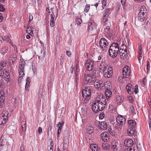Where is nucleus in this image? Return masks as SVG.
<instances>
[{
	"instance_id": "nucleus-1",
	"label": "nucleus",
	"mask_w": 151,
	"mask_h": 151,
	"mask_svg": "<svg viewBox=\"0 0 151 151\" xmlns=\"http://www.w3.org/2000/svg\"><path fill=\"white\" fill-rule=\"evenodd\" d=\"M119 46L117 43H113L110 47L109 52L112 58H115L119 52Z\"/></svg>"
},
{
	"instance_id": "nucleus-2",
	"label": "nucleus",
	"mask_w": 151,
	"mask_h": 151,
	"mask_svg": "<svg viewBox=\"0 0 151 151\" xmlns=\"http://www.w3.org/2000/svg\"><path fill=\"white\" fill-rule=\"evenodd\" d=\"M91 90L90 87H85L82 91V96L85 103L88 102V100L91 97Z\"/></svg>"
},
{
	"instance_id": "nucleus-3",
	"label": "nucleus",
	"mask_w": 151,
	"mask_h": 151,
	"mask_svg": "<svg viewBox=\"0 0 151 151\" xmlns=\"http://www.w3.org/2000/svg\"><path fill=\"white\" fill-rule=\"evenodd\" d=\"M147 9L144 6H142L140 9V12L138 15V19L140 22H143L147 16Z\"/></svg>"
},
{
	"instance_id": "nucleus-4",
	"label": "nucleus",
	"mask_w": 151,
	"mask_h": 151,
	"mask_svg": "<svg viewBox=\"0 0 151 151\" xmlns=\"http://www.w3.org/2000/svg\"><path fill=\"white\" fill-rule=\"evenodd\" d=\"M116 127L119 130H120L122 128V126L125 124L126 119L122 116L120 115L116 117Z\"/></svg>"
},
{
	"instance_id": "nucleus-5",
	"label": "nucleus",
	"mask_w": 151,
	"mask_h": 151,
	"mask_svg": "<svg viewBox=\"0 0 151 151\" xmlns=\"http://www.w3.org/2000/svg\"><path fill=\"white\" fill-rule=\"evenodd\" d=\"M25 64V63L24 60L23 59H20L19 67V78L22 79L23 78V76H24V69Z\"/></svg>"
},
{
	"instance_id": "nucleus-6",
	"label": "nucleus",
	"mask_w": 151,
	"mask_h": 151,
	"mask_svg": "<svg viewBox=\"0 0 151 151\" xmlns=\"http://www.w3.org/2000/svg\"><path fill=\"white\" fill-rule=\"evenodd\" d=\"M100 47L103 51H106L108 49V43L104 38H101L99 41Z\"/></svg>"
},
{
	"instance_id": "nucleus-7",
	"label": "nucleus",
	"mask_w": 151,
	"mask_h": 151,
	"mask_svg": "<svg viewBox=\"0 0 151 151\" xmlns=\"http://www.w3.org/2000/svg\"><path fill=\"white\" fill-rule=\"evenodd\" d=\"M107 68L106 69L103 71L104 77L106 78L111 77L113 74L112 68L110 66H107Z\"/></svg>"
},
{
	"instance_id": "nucleus-8",
	"label": "nucleus",
	"mask_w": 151,
	"mask_h": 151,
	"mask_svg": "<svg viewBox=\"0 0 151 151\" xmlns=\"http://www.w3.org/2000/svg\"><path fill=\"white\" fill-rule=\"evenodd\" d=\"M6 111H4L1 115H0V124H5L7 122V115L8 113H6Z\"/></svg>"
},
{
	"instance_id": "nucleus-9",
	"label": "nucleus",
	"mask_w": 151,
	"mask_h": 151,
	"mask_svg": "<svg viewBox=\"0 0 151 151\" xmlns=\"http://www.w3.org/2000/svg\"><path fill=\"white\" fill-rule=\"evenodd\" d=\"M123 77L125 78H128L130 75V68L129 66H125L122 70Z\"/></svg>"
},
{
	"instance_id": "nucleus-10",
	"label": "nucleus",
	"mask_w": 151,
	"mask_h": 151,
	"mask_svg": "<svg viewBox=\"0 0 151 151\" xmlns=\"http://www.w3.org/2000/svg\"><path fill=\"white\" fill-rule=\"evenodd\" d=\"M93 62L90 59L87 60L85 64V67L86 70L91 71L93 70Z\"/></svg>"
},
{
	"instance_id": "nucleus-11",
	"label": "nucleus",
	"mask_w": 151,
	"mask_h": 151,
	"mask_svg": "<svg viewBox=\"0 0 151 151\" xmlns=\"http://www.w3.org/2000/svg\"><path fill=\"white\" fill-rule=\"evenodd\" d=\"M5 94L4 91H2L0 92V107L1 108L4 105V101L5 99Z\"/></svg>"
},
{
	"instance_id": "nucleus-12",
	"label": "nucleus",
	"mask_w": 151,
	"mask_h": 151,
	"mask_svg": "<svg viewBox=\"0 0 151 151\" xmlns=\"http://www.w3.org/2000/svg\"><path fill=\"white\" fill-rule=\"evenodd\" d=\"M94 85L95 87L97 88L101 89L104 86L103 81L101 80L95 81L94 82Z\"/></svg>"
},
{
	"instance_id": "nucleus-13",
	"label": "nucleus",
	"mask_w": 151,
	"mask_h": 151,
	"mask_svg": "<svg viewBox=\"0 0 151 151\" xmlns=\"http://www.w3.org/2000/svg\"><path fill=\"white\" fill-rule=\"evenodd\" d=\"M119 145L118 142L115 141H113L111 142V148L113 151H117L119 149Z\"/></svg>"
},
{
	"instance_id": "nucleus-14",
	"label": "nucleus",
	"mask_w": 151,
	"mask_h": 151,
	"mask_svg": "<svg viewBox=\"0 0 151 151\" xmlns=\"http://www.w3.org/2000/svg\"><path fill=\"white\" fill-rule=\"evenodd\" d=\"M84 80L88 83H93L94 82L93 77L90 76V75H84Z\"/></svg>"
},
{
	"instance_id": "nucleus-15",
	"label": "nucleus",
	"mask_w": 151,
	"mask_h": 151,
	"mask_svg": "<svg viewBox=\"0 0 151 151\" xmlns=\"http://www.w3.org/2000/svg\"><path fill=\"white\" fill-rule=\"evenodd\" d=\"M95 27V23L92 20H90L88 24V30L89 32L92 30Z\"/></svg>"
},
{
	"instance_id": "nucleus-16",
	"label": "nucleus",
	"mask_w": 151,
	"mask_h": 151,
	"mask_svg": "<svg viewBox=\"0 0 151 151\" xmlns=\"http://www.w3.org/2000/svg\"><path fill=\"white\" fill-rule=\"evenodd\" d=\"M97 104V106H99V111H101L104 109L106 106V101L105 100V101L100 102Z\"/></svg>"
},
{
	"instance_id": "nucleus-17",
	"label": "nucleus",
	"mask_w": 151,
	"mask_h": 151,
	"mask_svg": "<svg viewBox=\"0 0 151 151\" xmlns=\"http://www.w3.org/2000/svg\"><path fill=\"white\" fill-rule=\"evenodd\" d=\"M109 134L106 132H103L101 134V136L102 139L105 142H106L109 139Z\"/></svg>"
},
{
	"instance_id": "nucleus-18",
	"label": "nucleus",
	"mask_w": 151,
	"mask_h": 151,
	"mask_svg": "<svg viewBox=\"0 0 151 151\" xmlns=\"http://www.w3.org/2000/svg\"><path fill=\"white\" fill-rule=\"evenodd\" d=\"M126 88L129 94H131L133 93L134 90L133 86L131 84H128L126 86Z\"/></svg>"
},
{
	"instance_id": "nucleus-19",
	"label": "nucleus",
	"mask_w": 151,
	"mask_h": 151,
	"mask_svg": "<svg viewBox=\"0 0 151 151\" xmlns=\"http://www.w3.org/2000/svg\"><path fill=\"white\" fill-rule=\"evenodd\" d=\"M124 145L127 147H130L133 144V140L131 139H127L124 141Z\"/></svg>"
},
{
	"instance_id": "nucleus-20",
	"label": "nucleus",
	"mask_w": 151,
	"mask_h": 151,
	"mask_svg": "<svg viewBox=\"0 0 151 151\" xmlns=\"http://www.w3.org/2000/svg\"><path fill=\"white\" fill-rule=\"evenodd\" d=\"M17 56L15 54H13L9 58V63L10 65H12L17 59Z\"/></svg>"
},
{
	"instance_id": "nucleus-21",
	"label": "nucleus",
	"mask_w": 151,
	"mask_h": 151,
	"mask_svg": "<svg viewBox=\"0 0 151 151\" xmlns=\"http://www.w3.org/2000/svg\"><path fill=\"white\" fill-rule=\"evenodd\" d=\"M107 126V125L106 122L105 121H104L101 122V124L99 125V128L101 129L104 130L106 129Z\"/></svg>"
},
{
	"instance_id": "nucleus-22",
	"label": "nucleus",
	"mask_w": 151,
	"mask_h": 151,
	"mask_svg": "<svg viewBox=\"0 0 151 151\" xmlns=\"http://www.w3.org/2000/svg\"><path fill=\"white\" fill-rule=\"evenodd\" d=\"M127 132L129 136L134 135L135 134V129L134 127H132L129 129L127 131Z\"/></svg>"
},
{
	"instance_id": "nucleus-23",
	"label": "nucleus",
	"mask_w": 151,
	"mask_h": 151,
	"mask_svg": "<svg viewBox=\"0 0 151 151\" xmlns=\"http://www.w3.org/2000/svg\"><path fill=\"white\" fill-rule=\"evenodd\" d=\"M128 123L129 127V128H134L136 126V123L135 121L132 120H130L128 121Z\"/></svg>"
},
{
	"instance_id": "nucleus-24",
	"label": "nucleus",
	"mask_w": 151,
	"mask_h": 151,
	"mask_svg": "<svg viewBox=\"0 0 151 151\" xmlns=\"http://www.w3.org/2000/svg\"><path fill=\"white\" fill-rule=\"evenodd\" d=\"M34 30H35V28H33L31 27H29L27 29V32L31 36H32L33 35V32Z\"/></svg>"
},
{
	"instance_id": "nucleus-25",
	"label": "nucleus",
	"mask_w": 151,
	"mask_h": 151,
	"mask_svg": "<svg viewBox=\"0 0 151 151\" xmlns=\"http://www.w3.org/2000/svg\"><path fill=\"white\" fill-rule=\"evenodd\" d=\"M105 94L106 97L108 100L111 96L112 93L111 90L109 89H107L105 91Z\"/></svg>"
},
{
	"instance_id": "nucleus-26",
	"label": "nucleus",
	"mask_w": 151,
	"mask_h": 151,
	"mask_svg": "<svg viewBox=\"0 0 151 151\" xmlns=\"http://www.w3.org/2000/svg\"><path fill=\"white\" fill-rule=\"evenodd\" d=\"M92 109L93 111L96 113H97L99 111V106H97V104L94 103L92 106Z\"/></svg>"
},
{
	"instance_id": "nucleus-27",
	"label": "nucleus",
	"mask_w": 151,
	"mask_h": 151,
	"mask_svg": "<svg viewBox=\"0 0 151 151\" xmlns=\"http://www.w3.org/2000/svg\"><path fill=\"white\" fill-rule=\"evenodd\" d=\"M105 100H106L105 99L103 98L102 97H101V96H98L96 98L95 103L98 104L100 102L105 101Z\"/></svg>"
},
{
	"instance_id": "nucleus-28",
	"label": "nucleus",
	"mask_w": 151,
	"mask_h": 151,
	"mask_svg": "<svg viewBox=\"0 0 151 151\" xmlns=\"http://www.w3.org/2000/svg\"><path fill=\"white\" fill-rule=\"evenodd\" d=\"M110 66L109 65H106L105 64V63L102 62H101V64L100 65V67H99V69L100 70H102L103 71H104V70L106 69L107 68V66Z\"/></svg>"
},
{
	"instance_id": "nucleus-29",
	"label": "nucleus",
	"mask_w": 151,
	"mask_h": 151,
	"mask_svg": "<svg viewBox=\"0 0 151 151\" xmlns=\"http://www.w3.org/2000/svg\"><path fill=\"white\" fill-rule=\"evenodd\" d=\"M30 82V79L29 77H27L26 80V83L25 86V88L26 90H27L29 87V84Z\"/></svg>"
},
{
	"instance_id": "nucleus-30",
	"label": "nucleus",
	"mask_w": 151,
	"mask_h": 151,
	"mask_svg": "<svg viewBox=\"0 0 151 151\" xmlns=\"http://www.w3.org/2000/svg\"><path fill=\"white\" fill-rule=\"evenodd\" d=\"M64 124V122L62 121V122H59L58 124L57 125V127H58V131H60V132H61V129L62 128Z\"/></svg>"
},
{
	"instance_id": "nucleus-31",
	"label": "nucleus",
	"mask_w": 151,
	"mask_h": 151,
	"mask_svg": "<svg viewBox=\"0 0 151 151\" xmlns=\"http://www.w3.org/2000/svg\"><path fill=\"white\" fill-rule=\"evenodd\" d=\"M87 132L89 134H91L93 132V128L92 127H86Z\"/></svg>"
},
{
	"instance_id": "nucleus-32",
	"label": "nucleus",
	"mask_w": 151,
	"mask_h": 151,
	"mask_svg": "<svg viewBox=\"0 0 151 151\" xmlns=\"http://www.w3.org/2000/svg\"><path fill=\"white\" fill-rule=\"evenodd\" d=\"M123 98L122 96H120L118 95L116 97V101L117 103H121L122 102L123 100Z\"/></svg>"
},
{
	"instance_id": "nucleus-33",
	"label": "nucleus",
	"mask_w": 151,
	"mask_h": 151,
	"mask_svg": "<svg viewBox=\"0 0 151 151\" xmlns=\"http://www.w3.org/2000/svg\"><path fill=\"white\" fill-rule=\"evenodd\" d=\"M102 147L103 149L106 150L109 149V146L107 144L104 143L102 144Z\"/></svg>"
},
{
	"instance_id": "nucleus-34",
	"label": "nucleus",
	"mask_w": 151,
	"mask_h": 151,
	"mask_svg": "<svg viewBox=\"0 0 151 151\" xmlns=\"http://www.w3.org/2000/svg\"><path fill=\"white\" fill-rule=\"evenodd\" d=\"M4 78L6 81V83L7 84V85H9L10 84V83H9V82L10 81L11 79L10 76H7L6 77H4Z\"/></svg>"
},
{
	"instance_id": "nucleus-35",
	"label": "nucleus",
	"mask_w": 151,
	"mask_h": 151,
	"mask_svg": "<svg viewBox=\"0 0 151 151\" xmlns=\"http://www.w3.org/2000/svg\"><path fill=\"white\" fill-rule=\"evenodd\" d=\"M90 147L92 150L95 151L97 149V145L96 144H91Z\"/></svg>"
},
{
	"instance_id": "nucleus-36",
	"label": "nucleus",
	"mask_w": 151,
	"mask_h": 151,
	"mask_svg": "<svg viewBox=\"0 0 151 151\" xmlns=\"http://www.w3.org/2000/svg\"><path fill=\"white\" fill-rule=\"evenodd\" d=\"M21 126L22 128V131L23 132H25L26 131V122L23 121L22 122Z\"/></svg>"
},
{
	"instance_id": "nucleus-37",
	"label": "nucleus",
	"mask_w": 151,
	"mask_h": 151,
	"mask_svg": "<svg viewBox=\"0 0 151 151\" xmlns=\"http://www.w3.org/2000/svg\"><path fill=\"white\" fill-rule=\"evenodd\" d=\"M120 55L122 59H124L127 56V52H124V53L122 54H120Z\"/></svg>"
},
{
	"instance_id": "nucleus-38",
	"label": "nucleus",
	"mask_w": 151,
	"mask_h": 151,
	"mask_svg": "<svg viewBox=\"0 0 151 151\" xmlns=\"http://www.w3.org/2000/svg\"><path fill=\"white\" fill-rule=\"evenodd\" d=\"M6 61L5 60H4L1 61L0 62V65L1 67L3 68L5 66L6 64Z\"/></svg>"
},
{
	"instance_id": "nucleus-39",
	"label": "nucleus",
	"mask_w": 151,
	"mask_h": 151,
	"mask_svg": "<svg viewBox=\"0 0 151 151\" xmlns=\"http://www.w3.org/2000/svg\"><path fill=\"white\" fill-rule=\"evenodd\" d=\"M8 47H5L2 49L1 52L3 54H5L7 52Z\"/></svg>"
},
{
	"instance_id": "nucleus-40",
	"label": "nucleus",
	"mask_w": 151,
	"mask_h": 151,
	"mask_svg": "<svg viewBox=\"0 0 151 151\" xmlns=\"http://www.w3.org/2000/svg\"><path fill=\"white\" fill-rule=\"evenodd\" d=\"M150 63L149 61H147V73H148L150 70Z\"/></svg>"
},
{
	"instance_id": "nucleus-41",
	"label": "nucleus",
	"mask_w": 151,
	"mask_h": 151,
	"mask_svg": "<svg viewBox=\"0 0 151 151\" xmlns=\"http://www.w3.org/2000/svg\"><path fill=\"white\" fill-rule=\"evenodd\" d=\"M76 23L78 25H80L82 22L81 19L79 18H77L76 19Z\"/></svg>"
},
{
	"instance_id": "nucleus-42",
	"label": "nucleus",
	"mask_w": 151,
	"mask_h": 151,
	"mask_svg": "<svg viewBox=\"0 0 151 151\" xmlns=\"http://www.w3.org/2000/svg\"><path fill=\"white\" fill-rule=\"evenodd\" d=\"M55 25V20H50V26L51 27H53Z\"/></svg>"
},
{
	"instance_id": "nucleus-43",
	"label": "nucleus",
	"mask_w": 151,
	"mask_h": 151,
	"mask_svg": "<svg viewBox=\"0 0 151 151\" xmlns=\"http://www.w3.org/2000/svg\"><path fill=\"white\" fill-rule=\"evenodd\" d=\"M90 7L89 5L86 4L85 6L84 9V11L85 12H87L89 10Z\"/></svg>"
},
{
	"instance_id": "nucleus-44",
	"label": "nucleus",
	"mask_w": 151,
	"mask_h": 151,
	"mask_svg": "<svg viewBox=\"0 0 151 151\" xmlns=\"http://www.w3.org/2000/svg\"><path fill=\"white\" fill-rule=\"evenodd\" d=\"M104 117V112H102L99 115V117L100 119H102Z\"/></svg>"
},
{
	"instance_id": "nucleus-45",
	"label": "nucleus",
	"mask_w": 151,
	"mask_h": 151,
	"mask_svg": "<svg viewBox=\"0 0 151 151\" xmlns=\"http://www.w3.org/2000/svg\"><path fill=\"white\" fill-rule=\"evenodd\" d=\"M138 86L137 85H136L135 86V88L134 89V92L135 94L137 93L138 92Z\"/></svg>"
},
{
	"instance_id": "nucleus-46",
	"label": "nucleus",
	"mask_w": 151,
	"mask_h": 151,
	"mask_svg": "<svg viewBox=\"0 0 151 151\" xmlns=\"http://www.w3.org/2000/svg\"><path fill=\"white\" fill-rule=\"evenodd\" d=\"M119 51L120 54H123L124 52H127V50H122L121 49H120V50L119 49Z\"/></svg>"
},
{
	"instance_id": "nucleus-47",
	"label": "nucleus",
	"mask_w": 151,
	"mask_h": 151,
	"mask_svg": "<svg viewBox=\"0 0 151 151\" xmlns=\"http://www.w3.org/2000/svg\"><path fill=\"white\" fill-rule=\"evenodd\" d=\"M101 122H100L99 121H95V124L96 126H98V127L99 128V125L100 124H101Z\"/></svg>"
},
{
	"instance_id": "nucleus-48",
	"label": "nucleus",
	"mask_w": 151,
	"mask_h": 151,
	"mask_svg": "<svg viewBox=\"0 0 151 151\" xmlns=\"http://www.w3.org/2000/svg\"><path fill=\"white\" fill-rule=\"evenodd\" d=\"M106 0H103V1H102V4H103V9H104V7H105L106 4Z\"/></svg>"
},
{
	"instance_id": "nucleus-49",
	"label": "nucleus",
	"mask_w": 151,
	"mask_h": 151,
	"mask_svg": "<svg viewBox=\"0 0 151 151\" xmlns=\"http://www.w3.org/2000/svg\"><path fill=\"white\" fill-rule=\"evenodd\" d=\"M79 81V76H76V85L77 86L78 85V82Z\"/></svg>"
},
{
	"instance_id": "nucleus-50",
	"label": "nucleus",
	"mask_w": 151,
	"mask_h": 151,
	"mask_svg": "<svg viewBox=\"0 0 151 151\" xmlns=\"http://www.w3.org/2000/svg\"><path fill=\"white\" fill-rule=\"evenodd\" d=\"M110 11V10L109 9H107L106 10H105V12L104 13V14L108 15L109 16V12Z\"/></svg>"
},
{
	"instance_id": "nucleus-51",
	"label": "nucleus",
	"mask_w": 151,
	"mask_h": 151,
	"mask_svg": "<svg viewBox=\"0 0 151 151\" xmlns=\"http://www.w3.org/2000/svg\"><path fill=\"white\" fill-rule=\"evenodd\" d=\"M108 17H103V20L104 22L106 24V23L107 21H108Z\"/></svg>"
},
{
	"instance_id": "nucleus-52",
	"label": "nucleus",
	"mask_w": 151,
	"mask_h": 151,
	"mask_svg": "<svg viewBox=\"0 0 151 151\" xmlns=\"http://www.w3.org/2000/svg\"><path fill=\"white\" fill-rule=\"evenodd\" d=\"M5 8L3 7V6L0 4V11L1 12H4L5 10Z\"/></svg>"
},
{
	"instance_id": "nucleus-53",
	"label": "nucleus",
	"mask_w": 151,
	"mask_h": 151,
	"mask_svg": "<svg viewBox=\"0 0 151 151\" xmlns=\"http://www.w3.org/2000/svg\"><path fill=\"white\" fill-rule=\"evenodd\" d=\"M122 50H127V47L126 45H122L121 46V47H120V48Z\"/></svg>"
},
{
	"instance_id": "nucleus-54",
	"label": "nucleus",
	"mask_w": 151,
	"mask_h": 151,
	"mask_svg": "<svg viewBox=\"0 0 151 151\" xmlns=\"http://www.w3.org/2000/svg\"><path fill=\"white\" fill-rule=\"evenodd\" d=\"M6 72V70H1V72L0 76H3L4 77V76L5 73Z\"/></svg>"
},
{
	"instance_id": "nucleus-55",
	"label": "nucleus",
	"mask_w": 151,
	"mask_h": 151,
	"mask_svg": "<svg viewBox=\"0 0 151 151\" xmlns=\"http://www.w3.org/2000/svg\"><path fill=\"white\" fill-rule=\"evenodd\" d=\"M42 93L43 91L42 89H41L40 90H39V97H41L42 96Z\"/></svg>"
},
{
	"instance_id": "nucleus-56",
	"label": "nucleus",
	"mask_w": 151,
	"mask_h": 151,
	"mask_svg": "<svg viewBox=\"0 0 151 151\" xmlns=\"http://www.w3.org/2000/svg\"><path fill=\"white\" fill-rule=\"evenodd\" d=\"M142 58V53H139V55L138 56V60L139 62H140V60Z\"/></svg>"
},
{
	"instance_id": "nucleus-57",
	"label": "nucleus",
	"mask_w": 151,
	"mask_h": 151,
	"mask_svg": "<svg viewBox=\"0 0 151 151\" xmlns=\"http://www.w3.org/2000/svg\"><path fill=\"white\" fill-rule=\"evenodd\" d=\"M138 50H139V52H138L139 53L141 54V53H142V47L141 45L139 46Z\"/></svg>"
},
{
	"instance_id": "nucleus-58",
	"label": "nucleus",
	"mask_w": 151,
	"mask_h": 151,
	"mask_svg": "<svg viewBox=\"0 0 151 151\" xmlns=\"http://www.w3.org/2000/svg\"><path fill=\"white\" fill-rule=\"evenodd\" d=\"M49 142L50 143V145H49V146H53V142L52 140V139H50L49 140Z\"/></svg>"
},
{
	"instance_id": "nucleus-59",
	"label": "nucleus",
	"mask_w": 151,
	"mask_h": 151,
	"mask_svg": "<svg viewBox=\"0 0 151 151\" xmlns=\"http://www.w3.org/2000/svg\"><path fill=\"white\" fill-rule=\"evenodd\" d=\"M5 40L8 42H11V40L9 38V37L7 36L5 38Z\"/></svg>"
},
{
	"instance_id": "nucleus-60",
	"label": "nucleus",
	"mask_w": 151,
	"mask_h": 151,
	"mask_svg": "<svg viewBox=\"0 0 151 151\" xmlns=\"http://www.w3.org/2000/svg\"><path fill=\"white\" fill-rule=\"evenodd\" d=\"M109 133L112 135L114 136L115 135V132L113 131H109Z\"/></svg>"
},
{
	"instance_id": "nucleus-61",
	"label": "nucleus",
	"mask_w": 151,
	"mask_h": 151,
	"mask_svg": "<svg viewBox=\"0 0 151 151\" xmlns=\"http://www.w3.org/2000/svg\"><path fill=\"white\" fill-rule=\"evenodd\" d=\"M128 99L129 102L130 103H132L133 101V99L131 96H130L128 97Z\"/></svg>"
},
{
	"instance_id": "nucleus-62",
	"label": "nucleus",
	"mask_w": 151,
	"mask_h": 151,
	"mask_svg": "<svg viewBox=\"0 0 151 151\" xmlns=\"http://www.w3.org/2000/svg\"><path fill=\"white\" fill-rule=\"evenodd\" d=\"M55 14L54 13L52 12V14L51 15V19H50L51 20H54V17H55Z\"/></svg>"
},
{
	"instance_id": "nucleus-63",
	"label": "nucleus",
	"mask_w": 151,
	"mask_h": 151,
	"mask_svg": "<svg viewBox=\"0 0 151 151\" xmlns=\"http://www.w3.org/2000/svg\"><path fill=\"white\" fill-rule=\"evenodd\" d=\"M38 132L39 134H40L42 132V129L41 127H39L38 129Z\"/></svg>"
},
{
	"instance_id": "nucleus-64",
	"label": "nucleus",
	"mask_w": 151,
	"mask_h": 151,
	"mask_svg": "<svg viewBox=\"0 0 151 151\" xmlns=\"http://www.w3.org/2000/svg\"><path fill=\"white\" fill-rule=\"evenodd\" d=\"M33 17L32 15H30L29 17V21L30 22L32 21L33 19Z\"/></svg>"
}]
</instances>
